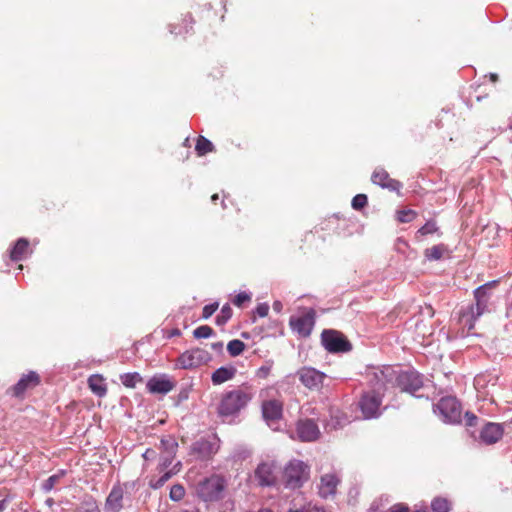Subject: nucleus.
Segmentation results:
<instances>
[{
  "label": "nucleus",
  "instance_id": "50",
  "mask_svg": "<svg viewBox=\"0 0 512 512\" xmlns=\"http://www.w3.org/2000/svg\"><path fill=\"white\" fill-rule=\"evenodd\" d=\"M465 418H466V425L467 426H474L476 424V421H477V416H475L473 413H469L467 412L465 414Z\"/></svg>",
  "mask_w": 512,
  "mask_h": 512
},
{
  "label": "nucleus",
  "instance_id": "20",
  "mask_svg": "<svg viewBox=\"0 0 512 512\" xmlns=\"http://www.w3.org/2000/svg\"><path fill=\"white\" fill-rule=\"evenodd\" d=\"M262 414L266 421H275L282 416V404L278 400H268L262 404Z\"/></svg>",
  "mask_w": 512,
  "mask_h": 512
},
{
  "label": "nucleus",
  "instance_id": "51",
  "mask_svg": "<svg viewBox=\"0 0 512 512\" xmlns=\"http://www.w3.org/2000/svg\"><path fill=\"white\" fill-rule=\"evenodd\" d=\"M156 457V451L153 450V449H147L144 453H143V458L146 460V461H151V460H154Z\"/></svg>",
  "mask_w": 512,
  "mask_h": 512
},
{
  "label": "nucleus",
  "instance_id": "54",
  "mask_svg": "<svg viewBox=\"0 0 512 512\" xmlns=\"http://www.w3.org/2000/svg\"><path fill=\"white\" fill-rule=\"evenodd\" d=\"M213 350L222 351L224 347V343L222 341L213 342L211 345Z\"/></svg>",
  "mask_w": 512,
  "mask_h": 512
},
{
  "label": "nucleus",
  "instance_id": "6",
  "mask_svg": "<svg viewBox=\"0 0 512 512\" xmlns=\"http://www.w3.org/2000/svg\"><path fill=\"white\" fill-rule=\"evenodd\" d=\"M321 342L328 352H349L353 348L348 338L342 332L334 329L323 330Z\"/></svg>",
  "mask_w": 512,
  "mask_h": 512
},
{
  "label": "nucleus",
  "instance_id": "11",
  "mask_svg": "<svg viewBox=\"0 0 512 512\" xmlns=\"http://www.w3.org/2000/svg\"><path fill=\"white\" fill-rule=\"evenodd\" d=\"M147 390L152 394H167L175 387V382L167 375H155L147 384Z\"/></svg>",
  "mask_w": 512,
  "mask_h": 512
},
{
  "label": "nucleus",
  "instance_id": "32",
  "mask_svg": "<svg viewBox=\"0 0 512 512\" xmlns=\"http://www.w3.org/2000/svg\"><path fill=\"white\" fill-rule=\"evenodd\" d=\"M435 233H439L437 222L435 220H429L417 230L415 237L417 240H420V237Z\"/></svg>",
  "mask_w": 512,
  "mask_h": 512
},
{
  "label": "nucleus",
  "instance_id": "13",
  "mask_svg": "<svg viewBox=\"0 0 512 512\" xmlns=\"http://www.w3.org/2000/svg\"><path fill=\"white\" fill-rule=\"evenodd\" d=\"M296 431L299 439L304 442L315 441L320 436L319 427L312 419L299 420Z\"/></svg>",
  "mask_w": 512,
  "mask_h": 512
},
{
  "label": "nucleus",
  "instance_id": "14",
  "mask_svg": "<svg viewBox=\"0 0 512 512\" xmlns=\"http://www.w3.org/2000/svg\"><path fill=\"white\" fill-rule=\"evenodd\" d=\"M127 487V483L124 485L116 484L112 487L108 494L104 509L106 512H120L123 508L124 499V488Z\"/></svg>",
  "mask_w": 512,
  "mask_h": 512
},
{
  "label": "nucleus",
  "instance_id": "29",
  "mask_svg": "<svg viewBox=\"0 0 512 512\" xmlns=\"http://www.w3.org/2000/svg\"><path fill=\"white\" fill-rule=\"evenodd\" d=\"M498 376L496 374H479L474 379V386L477 390L484 389L488 384L496 386Z\"/></svg>",
  "mask_w": 512,
  "mask_h": 512
},
{
  "label": "nucleus",
  "instance_id": "2",
  "mask_svg": "<svg viewBox=\"0 0 512 512\" xmlns=\"http://www.w3.org/2000/svg\"><path fill=\"white\" fill-rule=\"evenodd\" d=\"M227 486L224 476L213 474L197 484L196 494L204 502H217L225 497Z\"/></svg>",
  "mask_w": 512,
  "mask_h": 512
},
{
  "label": "nucleus",
  "instance_id": "47",
  "mask_svg": "<svg viewBox=\"0 0 512 512\" xmlns=\"http://www.w3.org/2000/svg\"><path fill=\"white\" fill-rule=\"evenodd\" d=\"M420 314L428 319H432L435 311L430 304H425L424 306H420Z\"/></svg>",
  "mask_w": 512,
  "mask_h": 512
},
{
  "label": "nucleus",
  "instance_id": "60",
  "mask_svg": "<svg viewBox=\"0 0 512 512\" xmlns=\"http://www.w3.org/2000/svg\"><path fill=\"white\" fill-rule=\"evenodd\" d=\"M258 512H273V511H272V510H270V509H261V510H259Z\"/></svg>",
  "mask_w": 512,
  "mask_h": 512
},
{
  "label": "nucleus",
  "instance_id": "37",
  "mask_svg": "<svg viewBox=\"0 0 512 512\" xmlns=\"http://www.w3.org/2000/svg\"><path fill=\"white\" fill-rule=\"evenodd\" d=\"M176 472L173 470L166 471L164 474L158 479H151L149 482V486L153 489L161 488Z\"/></svg>",
  "mask_w": 512,
  "mask_h": 512
},
{
  "label": "nucleus",
  "instance_id": "46",
  "mask_svg": "<svg viewBox=\"0 0 512 512\" xmlns=\"http://www.w3.org/2000/svg\"><path fill=\"white\" fill-rule=\"evenodd\" d=\"M251 300V296L246 292H241L235 296L233 299V304L241 307L244 303L249 302Z\"/></svg>",
  "mask_w": 512,
  "mask_h": 512
},
{
  "label": "nucleus",
  "instance_id": "35",
  "mask_svg": "<svg viewBox=\"0 0 512 512\" xmlns=\"http://www.w3.org/2000/svg\"><path fill=\"white\" fill-rule=\"evenodd\" d=\"M232 308L229 304H225L220 313L216 317V324L219 326L225 325L232 317Z\"/></svg>",
  "mask_w": 512,
  "mask_h": 512
},
{
  "label": "nucleus",
  "instance_id": "28",
  "mask_svg": "<svg viewBox=\"0 0 512 512\" xmlns=\"http://www.w3.org/2000/svg\"><path fill=\"white\" fill-rule=\"evenodd\" d=\"M348 422L347 417L339 410H331L330 420L326 422L325 428L328 431L343 427Z\"/></svg>",
  "mask_w": 512,
  "mask_h": 512
},
{
  "label": "nucleus",
  "instance_id": "48",
  "mask_svg": "<svg viewBox=\"0 0 512 512\" xmlns=\"http://www.w3.org/2000/svg\"><path fill=\"white\" fill-rule=\"evenodd\" d=\"M255 312L259 317H266L269 312V306L266 303H261L256 307Z\"/></svg>",
  "mask_w": 512,
  "mask_h": 512
},
{
  "label": "nucleus",
  "instance_id": "57",
  "mask_svg": "<svg viewBox=\"0 0 512 512\" xmlns=\"http://www.w3.org/2000/svg\"><path fill=\"white\" fill-rule=\"evenodd\" d=\"M218 198H219V195H218V194H213V195L211 196V200H212L213 202H215L216 200H218Z\"/></svg>",
  "mask_w": 512,
  "mask_h": 512
},
{
  "label": "nucleus",
  "instance_id": "1",
  "mask_svg": "<svg viewBox=\"0 0 512 512\" xmlns=\"http://www.w3.org/2000/svg\"><path fill=\"white\" fill-rule=\"evenodd\" d=\"M253 394L247 388H238L225 393L218 406L222 417L235 416L251 401Z\"/></svg>",
  "mask_w": 512,
  "mask_h": 512
},
{
  "label": "nucleus",
  "instance_id": "25",
  "mask_svg": "<svg viewBox=\"0 0 512 512\" xmlns=\"http://www.w3.org/2000/svg\"><path fill=\"white\" fill-rule=\"evenodd\" d=\"M171 33L178 36H186L193 33V19L189 15L179 20L177 24L172 25Z\"/></svg>",
  "mask_w": 512,
  "mask_h": 512
},
{
  "label": "nucleus",
  "instance_id": "10",
  "mask_svg": "<svg viewBox=\"0 0 512 512\" xmlns=\"http://www.w3.org/2000/svg\"><path fill=\"white\" fill-rule=\"evenodd\" d=\"M371 181L375 185H379L384 189L396 192L398 195L400 194L402 183L391 178L388 172L383 168H377L374 170L371 176Z\"/></svg>",
  "mask_w": 512,
  "mask_h": 512
},
{
  "label": "nucleus",
  "instance_id": "40",
  "mask_svg": "<svg viewBox=\"0 0 512 512\" xmlns=\"http://www.w3.org/2000/svg\"><path fill=\"white\" fill-rule=\"evenodd\" d=\"M161 447L163 448V454H167L168 452L176 453L178 444L174 439H162L161 440Z\"/></svg>",
  "mask_w": 512,
  "mask_h": 512
},
{
  "label": "nucleus",
  "instance_id": "26",
  "mask_svg": "<svg viewBox=\"0 0 512 512\" xmlns=\"http://www.w3.org/2000/svg\"><path fill=\"white\" fill-rule=\"evenodd\" d=\"M29 250V242L25 238H20L15 243L10 251V259L13 261H20L25 258Z\"/></svg>",
  "mask_w": 512,
  "mask_h": 512
},
{
  "label": "nucleus",
  "instance_id": "19",
  "mask_svg": "<svg viewBox=\"0 0 512 512\" xmlns=\"http://www.w3.org/2000/svg\"><path fill=\"white\" fill-rule=\"evenodd\" d=\"M338 484L339 479L335 474L323 475L319 486V495L322 498L334 495Z\"/></svg>",
  "mask_w": 512,
  "mask_h": 512
},
{
  "label": "nucleus",
  "instance_id": "7",
  "mask_svg": "<svg viewBox=\"0 0 512 512\" xmlns=\"http://www.w3.org/2000/svg\"><path fill=\"white\" fill-rule=\"evenodd\" d=\"M397 386L404 392H408L413 396L422 397V394H417L424 388L422 375L415 370L401 371L396 376Z\"/></svg>",
  "mask_w": 512,
  "mask_h": 512
},
{
  "label": "nucleus",
  "instance_id": "42",
  "mask_svg": "<svg viewBox=\"0 0 512 512\" xmlns=\"http://www.w3.org/2000/svg\"><path fill=\"white\" fill-rule=\"evenodd\" d=\"M176 453L168 452L167 454H162L159 463L160 471L166 470L171 464L175 457Z\"/></svg>",
  "mask_w": 512,
  "mask_h": 512
},
{
  "label": "nucleus",
  "instance_id": "33",
  "mask_svg": "<svg viewBox=\"0 0 512 512\" xmlns=\"http://www.w3.org/2000/svg\"><path fill=\"white\" fill-rule=\"evenodd\" d=\"M451 502L445 497H435L431 502L433 512H449L451 510Z\"/></svg>",
  "mask_w": 512,
  "mask_h": 512
},
{
  "label": "nucleus",
  "instance_id": "15",
  "mask_svg": "<svg viewBox=\"0 0 512 512\" xmlns=\"http://www.w3.org/2000/svg\"><path fill=\"white\" fill-rule=\"evenodd\" d=\"M483 313L484 310L476 307L475 305H468L467 307L460 310L458 319L459 323L463 326V328H466L467 333H469L474 328L476 319Z\"/></svg>",
  "mask_w": 512,
  "mask_h": 512
},
{
  "label": "nucleus",
  "instance_id": "12",
  "mask_svg": "<svg viewBox=\"0 0 512 512\" xmlns=\"http://www.w3.org/2000/svg\"><path fill=\"white\" fill-rule=\"evenodd\" d=\"M219 449V445L215 439L209 440L202 438L196 442H194L191 446V452L201 460H206L211 458L214 454L217 453Z\"/></svg>",
  "mask_w": 512,
  "mask_h": 512
},
{
  "label": "nucleus",
  "instance_id": "27",
  "mask_svg": "<svg viewBox=\"0 0 512 512\" xmlns=\"http://www.w3.org/2000/svg\"><path fill=\"white\" fill-rule=\"evenodd\" d=\"M449 254L448 247L445 244H437L424 250V256L429 261H437Z\"/></svg>",
  "mask_w": 512,
  "mask_h": 512
},
{
  "label": "nucleus",
  "instance_id": "4",
  "mask_svg": "<svg viewBox=\"0 0 512 512\" xmlns=\"http://www.w3.org/2000/svg\"><path fill=\"white\" fill-rule=\"evenodd\" d=\"M284 484L286 488H300L309 479V467L300 460H293L284 469Z\"/></svg>",
  "mask_w": 512,
  "mask_h": 512
},
{
  "label": "nucleus",
  "instance_id": "39",
  "mask_svg": "<svg viewBox=\"0 0 512 512\" xmlns=\"http://www.w3.org/2000/svg\"><path fill=\"white\" fill-rule=\"evenodd\" d=\"M368 203L367 195L365 194H357L352 199V207L355 210L363 209Z\"/></svg>",
  "mask_w": 512,
  "mask_h": 512
},
{
  "label": "nucleus",
  "instance_id": "52",
  "mask_svg": "<svg viewBox=\"0 0 512 512\" xmlns=\"http://www.w3.org/2000/svg\"><path fill=\"white\" fill-rule=\"evenodd\" d=\"M270 372L269 366H262L257 371V376L260 378H266Z\"/></svg>",
  "mask_w": 512,
  "mask_h": 512
},
{
  "label": "nucleus",
  "instance_id": "9",
  "mask_svg": "<svg viewBox=\"0 0 512 512\" xmlns=\"http://www.w3.org/2000/svg\"><path fill=\"white\" fill-rule=\"evenodd\" d=\"M40 384V376L30 371L27 374H23L18 382L10 388L11 394L16 398H23L26 391L35 388Z\"/></svg>",
  "mask_w": 512,
  "mask_h": 512
},
{
  "label": "nucleus",
  "instance_id": "56",
  "mask_svg": "<svg viewBox=\"0 0 512 512\" xmlns=\"http://www.w3.org/2000/svg\"><path fill=\"white\" fill-rule=\"evenodd\" d=\"M180 335V331L178 329H174L169 333V337Z\"/></svg>",
  "mask_w": 512,
  "mask_h": 512
},
{
  "label": "nucleus",
  "instance_id": "18",
  "mask_svg": "<svg viewBox=\"0 0 512 512\" xmlns=\"http://www.w3.org/2000/svg\"><path fill=\"white\" fill-rule=\"evenodd\" d=\"M255 478L260 486H272L276 482L274 467L270 463H260L255 470Z\"/></svg>",
  "mask_w": 512,
  "mask_h": 512
},
{
  "label": "nucleus",
  "instance_id": "5",
  "mask_svg": "<svg viewBox=\"0 0 512 512\" xmlns=\"http://www.w3.org/2000/svg\"><path fill=\"white\" fill-rule=\"evenodd\" d=\"M358 406L364 419L377 418L385 409L382 407V395L375 390L364 392Z\"/></svg>",
  "mask_w": 512,
  "mask_h": 512
},
{
  "label": "nucleus",
  "instance_id": "49",
  "mask_svg": "<svg viewBox=\"0 0 512 512\" xmlns=\"http://www.w3.org/2000/svg\"><path fill=\"white\" fill-rule=\"evenodd\" d=\"M287 512H325L324 510L317 507H302L297 509H289Z\"/></svg>",
  "mask_w": 512,
  "mask_h": 512
},
{
  "label": "nucleus",
  "instance_id": "41",
  "mask_svg": "<svg viewBox=\"0 0 512 512\" xmlns=\"http://www.w3.org/2000/svg\"><path fill=\"white\" fill-rule=\"evenodd\" d=\"M213 329L208 325H202L193 332L195 338H208L212 335Z\"/></svg>",
  "mask_w": 512,
  "mask_h": 512
},
{
  "label": "nucleus",
  "instance_id": "58",
  "mask_svg": "<svg viewBox=\"0 0 512 512\" xmlns=\"http://www.w3.org/2000/svg\"><path fill=\"white\" fill-rule=\"evenodd\" d=\"M180 399H186L188 396L186 393H180Z\"/></svg>",
  "mask_w": 512,
  "mask_h": 512
},
{
  "label": "nucleus",
  "instance_id": "31",
  "mask_svg": "<svg viewBox=\"0 0 512 512\" xmlns=\"http://www.w3.org/2000/svg\"><path fill=\"white\" fill-rule=\"evenodd\" d=\"M214 150V145L204 136H199L196 141L195 151L198 156H204Z\"/></svg>",
  "mask_w": 512,
  "mask_h": 512
},
{
  "label": "nucleus",
  "instance_id": "34",
  "mask_svg": "<svg viewBox=\"0 0 512 512\" xmlns=\"http://www.w3.org/2000/svg\"><path fill=\"white\" fill-rule=\"evenodd\" d=\"M76 512H100V509L97 502L92 497H89L80 504Z\"/></svg>",
  "mask_w": 512,
  "mask_h": 512
},
{
  "label": "nucleus",
  "instance_id": "55",
  "mask_svg": "<svg viewBox=\"0 0 512 512\" xmlns=\"http://www.w3.org/2000/svg\"><path fill=\"white\" fill-rule=\"evenodd\" d=\"M7 506V499L0 500V512H3Z\"/></svg>",
  "mask_w": 512,
  "mask_h": 512
},
{
  "label": "nucleus",
  "instance_id": "22",
  "mask_svg": "<svg viewBox=\"0 0 512 512\" xmlns=\"http://www.w3.org/2000/svg\"><path fill=\"white\" fill-rule=\"evenodd\" d=\"M205 359L200 354H179L175 360V367L192 369L200 366Z\"/></svg>",
  "mask_w": 512,
  "mask_h": 512
},
{
  "label": "nucleus",
  "instance_id": "61",
  "mask_svg": "<svg viewBox=\"0 0 512 512\" xmlns=\"http://www.w3.org/2000/svg\"><path fill=\"white\" fill-rule=\"evenodd\" d=\"M414 512H426V510H424V509H420V510H416V511H414Z\"/></svg>",
  "mask_w": 512,
  "mask_h": 512
},
{
  "label": "nucleus",
  "instance_id": "24",
  "mask_svg": "<svg viewBox=\"0 0 512 512\" xmlns=\"http://www.w3.org/2000/svg\"><path fill=\"white\" fill-rule=\"evenodd\" d=\"M88 387L98 397H104L107 394V385L104 378L99 374H93L88 378Z\"/></svg>",
  "mask_w": 512,
  "mask_h": 512
},
{
  "label": "nucleus",
  "instance_id": "59",
  "mask_svg": "<svg viewBox=\"0 0 512 512\" xmlns=\"http://www.w3.org/2000/svg\"><path fill=\"white\" fill-rule=\"evenodd\" d=\"M46 503L51 506L53 504V499H47L46 500Z\"/></svg>",
  "mask_w": 512,
  "mask_h": 512
},
{
  "label": "nucleus",
  "instance_id": "16",
  "mask_svg": "<svg viewBox=\"0 0 512 512\" xmlns=\"http://www.w3.org/2000/svg\"><path fill=\"white\" fill-rule=\"evenodd\" d=\"M503 427L499 423H486L480 431V440L485 444H494L503 436Z\"/></svg>",
  "mask_w": 512,
  "mask_h": 512
},
{
  "label": "nucleus",
  "instance_id": "53",
  "mask_svg": "<svg viewBox=\"0 0 512 512\" xmlns=\"http://www.w3.org/2000/svg\"><path fill=\"white\" fill-rule=\"evenodd\" d=\"M409 509L407 506H404V505H401V504H398V505H394L392 508H391V511L390 512H408Z\"/></svg>",
  "mask_w": 512,
  "mask_h": 512
},
{
  "label": "nucleus",
  "instance_id": "43",
  "mask_svg": "<svg viewBox=\"0 0 512 512\" xmlns=\"http://www.w3.org/2000/svg\"><path fill=\"white\" fill-rule=\"evenodd\" d=\"M245 349V343L238 339L232 340L227 344L228 352H243Z\"/></svg>",
  "mask_w": 512,
  "mask_h": 512
},
{
  "label": "nucleus",
  "instance_id": "30",
  "mask_svg": "<svg viewBox=\"0 0 512 512\" xmlns=\"http://www.w3.org/2000/svg\"><path fill=\"white\" fill-rule=\"evenodd\" d=\"M121 383L127 388H135L138 383L143 382V378L138 372H129L120 375Z\"/></svg>",
  "mask_w": 512,
  "mask_h": 512
},
{
  "label": "nucleus",
  "instance_id": "21",
  "mask_svg": "<svg viewBox=\"0 0 512 512\" xmlns=\"http://www.w3.org/2000/svg\"><path fill=\"white\" fill-rule=\"evenodd\" d=\"M498 284V281L497 280H494V281H490L488 283H485L484 285L478 287L475 291H474V297H475V300H476V304L475 306L484 310L486 309L487 307V301H488V298H489V294H488V291L495 288Z\"/></svg>",
  "mask_w": 512,
  "mask_h": 512
},
{
  "label": "nucleus",
  "instance_id": "38",
  "mask_svg": "<svg viewBox=\"0 0 512 512\" xmlns=\"http://www.w3.org/2000/svg\"><path fill=\"white\" fill-rule=\"evenodd\" d=\"M170 499L173 501H180L185 496V489L181 484H175L170 489Z\"/></svg>",
  "mask_w": 512,
  "mask_h": 512
},
{
  "label": "nucleus",
  "instance_id": "44",
  "mask_svg": "<svg viewBox=\"0 0 512 512\" xmlns=\"http://www.w3.org/2000/svg\"><path fill=\"white\" fill-rule=\"evenodd\" d=\"M218 307H219V303L218 302H214V303L205 305L203 307V310H202V318L203 319L210 318L216 312Z\"/></svg>",
  "mask_w": 512,
  "mask_h": 512
},
{
  "label": "nucleus",
  "instance_id": "17",
  "mask_svg": "<svg viewBox=\"0 0 512 512\" xmlns=\"http://www.w3.org/2000/svg\"><path fill=\"white\" fill-rule=\"evenodd\" d=\"M298 374L302 384L309 389L319 387L325 377L324 373L314 368H303L298 372Z\"/></svg>",
  "mask_w": 512,
  "mask_h": 512
},
{
  "label": "nucleus",
  "instance_id": "23",
  "mask_svg": "<svg viewBox=\"0 0 512 512\" xmlns=\"http://www.w3.org/2000/svg\"><path fill=\"white\" fill-rule=\"evenodd\" d=\"M236 371V368L232 365L220 367L212 373V383L214 385H220L228 380H231L235 376Z\"/></svg>",
  "mask_w": 512,
  "mask_h": 512
},
{
  "label": "nucleus",
  "instance_id": "36",
  "mask_svg": "<svg viewBox=\"0 0 512 512\" xmlns=\"http://www.w3.org/2000/svg\"><path fill=\"white\" fill-rule=\"evenodd\" d=\"M417 217V212L411 209L397 211L396 219L400 223L412 222Z\"/></svg>",
  "mask_w": 512,
  "mask_h": 512
},
{
  "label": "nucleus",
  "instance_id": "8",
  "mask_svg": "<svg viewBox=\"0 0 512 512\" xmlns=\"http://www.w3.org/2000/svg\"><path fill=\"white\" fill-rule=\"evenodd\" d=\"M315 310L310 308L300 315L291 316L289 324L294 332L302 337H308L315 325Z\"/></svg>",
  "mask_w": 512,
  "mask_h": 512
},
{
  "label": "nucleus",
  "instance_id": "45",
  "mask_svg": "<svg viewBox=\"0 0 512 512\" xmlns=\"http://www.w3.org/2000/svg\"><path fill=\"white\" fill-rule=\"evenodd\" d=\"M60 479V476L59 475H52L50 476L48 479H46L43 484H42V489L45 491V492H50L55 484L59 481Z\"/></svg>",
  "mask_w": 512,
  "mask_h": 512
},
{
  "label": "nucleus",
  "instance_id": "3",
  "mask_svg": "<svg viewBox=\"0 0 512 512\" xmlns=\"http://www.w3.org/2000/svg\"><path fill=\"white\" fill-rule=\"evenodd\" d=\"M434 413L437 414L443 422L456 424L461 421V404L455 397H443L434 405Z\"/></svg>",
  "mask_w": 512,
  "mask_h": 512
}]
</instances>
